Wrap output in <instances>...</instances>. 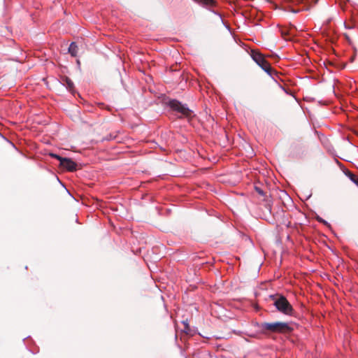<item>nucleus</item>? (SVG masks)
I'll use <instances>...</instances> for the list:
<instances>
[{
    "mask_svg": "<svg viewBox=\"0 0 358 358\" xmlns=\"http://www.w3.org/2000/svg\"><path fill=\"white\" fill-rule=\"evenodd\" d=\"M170 108L176 113L180 114V117L191 118L192 117V111L185 104L176 99L170 100L168 103Z\"/></svg>",
    "mask_w": 358,
    "mask_h": 358,
    "instance_id": "4",
    "label": "nucleus"
},
{
    "mask_svg": "<svg viewBox=\"0 0 358 358\" xmlns=\"http://www.w3.org/2000/svg\"><path fill=\"white\" fill-rule=\"evenodd\" d=\"M250 56L257 64H258L269 76L273 77L274 76L278 75V72L271 67L270 63L259 50H252L250 52Z\"/></svg>",
    "mask_w": 358,
    "mask_h": 358,
    "instance_id": "2",
    "label": "nucleus"
},
{
    "mask_svg": "<svg viewBox=\"0 0 358 358\" xmlns=\"http://www.w3.org/2000/svg\"><path fill=\"white\" fill-rule=\"evenodd\" d=\"M261 331L264 334H289L292 331L293 328L287 322H263L259 324Z\"/></svg>",
    "mask_w": 358,
    "mask_h": 358,
    "instance_id": "1",
    "label": "nucleus"
},
{
    "mask_svg": "<svg viewBox=\"0 0 358 358\" xmlns=\"http://www.w3.org/2000/svg\"><path fill=\"white\" fill-rule=\"evenodd\" d=\"M33 353H36L38 352V350L37 349L34 350V349H31L30 350Z\"/></svg>",
    "mask_w": 358,
    "mask_h": 358,
    "instance_id": "11",
    "label": "nucleus"
},
{
    "mask_svg": "<svg viewBox=\"0 0 358 358\" xmlns=\"http://www.w3.org/2000/svg\"><path fill=\"white\" fill-rule=\"evenodd\" d=\"M185 326V331L187 332V331L189 330V325L187 323H184Z\"/></svg>",
    "mask_w": 358,
    "mask_h": 358,
    "instance_id": "9",
    "label": "nucleus"
},
{
    "mask_svg": "<svg viewBox=\"0 0 358 358\" xmlns=\"http://www.w3.org/2000/svg\"><path fill=\"white\" fill-rule=\"evenodd\" d=\"M63 85L69 90V92L73 93L74 92V84L73 81L68 77H65L62 79Z\"/></svg>",
    "mask_w": 358,
    "mask_h": 358,
    "instance_id": "6",
    "label": "nucleus"
},
{
    "mask_svg": "<svg viewBox=\"0 0 358 358\" xmlns=\"http://www.w3.org/2000/svg\"><path fill=\"white\" fill-rule=\"evenodd\" d=\"M343 172L345 175L348 176L352 182H353L355 185L358 186V178L355 174H353L348 169H345Z\"/></svg>",
    "mask_w": 358,
    "mask_h": 358,
    "instance_id": "7",
    "label": "nucleus"
},
{
    "mask_svg": "<svg viewBox=\"0 0 358 358\" xmlns=\"http://www.w3.org/2000/svg\"><path fill=\"white\" fill-rule=\"evenodd\" d=\"M256 189H257V191L260 194H263V192H262L261 189H259V188H257V187L256 188Z\"/></svg>",
    "mask_w": 358,
    "mask_h": 358,
    "instance_id": "10",
    "label": "nucleus"
},
{
    "mask_svg": "<svg viewBox=\"0 0 358 358\" xmlns=\"http://www.w3.org/2000/svg\"><path fill=\"white\" fill-rule=\"evenodd\" d=\"M271 298L274 301L273 305L279 312L287 315H293L294 308L284 296H271Z\"/></svg>",
    "mask_w": 358,
    "mask_h": 358,
    "instance_id": "3",
    "label": "nucleus"
},
{
    "mask_svg": "<svg viewBox=\"0 0 358 358\" xmlns=\"http://www.w3.org/2000/svg\"><path fill=\"white\" fill-rule=\"evenodd\" d=\"M50 156L59 161L60 167L69 171H74L77 169V164L69 158L62 157L57 154L50 153Z\"/></svg>",
    "mask_w": 358,
    "mask_h": 358,
    "instance_id": "5",
    "label": "nucleus"
},
{
    "mask_svg": "<svg viewBox=\"0 0 358 358\" xmlns=\"http://www.w3.org/2000/svg\"><path fill=\"white\" fill-rule=\"evenodd\" d=\"M78 45L76 44V43L72 42L69 48V52L73 56L76 57L78 53Z\"/></svg>",
    "mask_w": 358,
    "mask_h": 358,
    "instance_id": "8",
    "label": "nucleus"
}]
</instances>
